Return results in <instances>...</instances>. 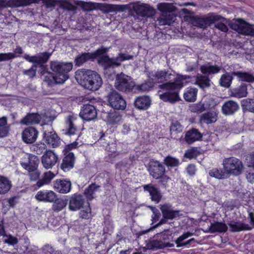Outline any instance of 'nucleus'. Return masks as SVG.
Returning <instances> with one entry per match:
<instances>
[{
    "label": "nucleus",
    "mask_w": 254,
    "mask_h": 254,
    "mask_svg": "<svg viewBox=\"0 0 254 254\" xmlns=\"http://www.w3.org/2000/svg\"><path fill=\"white\" fill-rule=\"evenodd\" d=\"M38 134V131L35 128L28 127L22 131V138L26 143H32L36 140Z\"/></svg>",
    "instance_id": "obj_23"
},
{
    "label": "nucleus",
    "mask_w": 254,
    "mask_h": 254,
    "mask_svg": "<svg viewBox=\"0 0 254 254\" xmlns=\"http://www.w3.org/2000/svg\"><path fill=\"white\" fill-rule=\"evenodd\" d=\"M208 174L211 177L217 179H224L227 177V173L221 169L213 168L209 171Z\"/></svg>",
    "instance_id": "obj_46"
},
{
    "label": "nucleus",
    "mask_w": 254,
    "mask_h": 254,
    "mask_svg": "<svg viewBox=\"0 0 254 254\" xmlns=\"http://www.w3.org/2000/svg\"><path fill=\"white\" fill-rule=\"evenodd\" d=\"M216 19H213V23L216 22L215 27L222 32H226L228 30L227 25L238 33L244 35L254 36V25H251L241 19H238L233 22L230 21L219 15L214 14Z\"/></svg>",
    "instance_id": "obj_2"
},
{
    "label": "nucleus",
    "mask_w": 254,
    "mask_h": 254,
    "mask_svg": "<svg viewBox=\"0 0 254 254\" xmlns=\"http://www.w3.org/2000/svg\"><path fill=\"white\" fill-rule=\"evenodd\" d=\"M52 209L55 211H60L64 209L66 205L67 201L66 200L58 199L57 197L54 201Z\"/></svg>",
    "instance_id": "obj_53"
},
{
    "label": "nucleus",
    "mask_w": 254,
    "mask_h": 254,
    "mask_svg": "<svg viewBox=\"0 0 254 254\" xmlns=\"http://www.w3.org/2000/svg\"><path fill=\"white\" fill-rule=\"evenodd\" d=\"M135 87L137 90L145 92L150 90L152 88L153 84L151 82H146Z\"/></svg>",
    "instance_id": "obj_64"
},
{
    "label": "nucleus",
    "mask_w": 254,
    "mask_h": 254,
    "mask_svg": "<svg viewBox=\"0 0 254 254\" xmlns=\"http://www.w3.org/2000/svg\"><path fill=\"white\" fill-rule=\"evenodd\" d=\"M190 76L186 75L178 74L176 77H174V81L172 82H168L162 84V86L167 89H181L183 86V80L190 79Z\"/></svg>",
    "instance_id": "obj_27"
},
{
    "label": "nucleus",
    "mask_w": 254,
    "mask_h": 254,
    "mask_svg": "<svg viewBox=\"0 0 254 254\" xmlns=\"http://www.w3.org/2000/svg\"><path fill=\"white\" fill-rule=\"evenodd\" d=\"M85 201L83 196L79 194H74L69 198V209L77 211L83 207Z\"/></svg>",
    "instance_id": "obj_22"
},
{
    "label": "nucleus",
    "mask_w": 254,
    "mask_h": 254,
    "mask_svg": "<svg viewBox=\"0 0 254 254\" xmlns=\"http://www.w3.org/2000/svg\"><path fill=\"white\" fill-rule=\"evenodd\" d=\"M55 176V175L50 171L45 173L42 178L37 182L36 186L39 188L45 185L49 184Z\"/></svg>",
    "instance_id": "obj_40"
},
{
    "label": "nucleus",
    "mask_w": 254,
    "mask_h": 254,
    "mask_svg": "<svg viewBox=\"0 0 254 254\" xmlns=\"http://www.w3.org/2000/svg\"><path fill=\"white\" fill-rule=\"evenodd\" d=\"M133 9L136 14L142 17H152L155 13V10L147 4H135Z\"/></svg>",
    "instance_id": "obj_19"
},
{
    "label": "nucleus",
    "mask_w": 254,
    "mask_h": 254,
    "mask_svg": "<svg viewBox=\"0 0 254 254\" xmlns=\"http://www.w3.org/2000/svg\"><path fill=\"white\" fill-rule=\"evenodd\" d=\"M71 183L66 179H57L53 183L54 188L61 193H67L70 191Z\"/></svg>",
    "instance_id": "obj_21"
},
{
    "label": "nucleus",
    "mask_w": 254,
    "mask_h": 254,
    "mask_svg": "<svg viewBox=\"0 0 254 254\" xmlns=\"http://www.w3.org/2000/svg\"><path fill=\"white\" fill-rule=\"evenodd\" d=\"M150 174L155 179L161 178L165 172V167L158 161L152 160L149 163Z\"/></svg>",
    "instance_id": "obj_16"
},
{
    "label": "nucleus",
    "mask_w": 254,
    "mask_h": 254,
    "mask_svg": "<svg viewBox=\"0 0 254 254\" xmlns=\"http://www.w3.org/2000/svg\"><path fill=\"white\" fill-rule=\"evenodd\" d=\"M158 9L161 12L157 18V21L160 25H171L176 19L175 14L170 12L171 5L162 3L158 4Z\"/></svg>",
    "instance_id": "obj_7"
},
{
    "label": "nucleus",
    "mask_w": 254,
    "mask_h": 254,
    "mask_svg": "<svg viewBox=\"0 0 254 254\" xmlns=\"http://www.w3.org/2000/svg\"><path fill=\"white\" fill-rule=\"evenodd\" d=\"M197 89L195 88H188L184 94L185 100L187 102H194L196 99Z\"/></svg>",
    "instance_id": "obj_44"
},
{
    "label": "nucleus",
    "mask_w": 254,
    "mask_h": 254,
    "mask_svg": "<svg viewBox=\"0 0 254 254\" xmlns=\"http://www.w3.org/2000/svg\"><path fill=\"white\" fill-rule=\"evenodd\" d=\"M76 118L73 116H68L65 120L66 129L65 134L69 136L79 137L80 131L77 129L75 125Z\"/></svg>",
    "instance_id": "obj_18"
},
{
    "label": "nucleus",
    "mask_w": 254,
    "mask_h": 254,
    "mask_svg": "<svg viewBox=\"0 0 254 254\" xmlns=\"http://www.w3.org/2000/svg\"><path fill=\"white\" fill-rule=\"evenodd\" d=\"M44 141L53 148L57 147L61 144V139L51 127L45 130L43 133Z\"/></svg>",
    "instance_id": "obj_13"
},
{
    "label": "nucleus",
    "mask_w": 254,
    "mask_h": 254,
    "mask_svg": "<svg viewBox=\"0 0 254 254\" xmlns=\"http://www.w3.org/2000/svg\"><path fill=\"white\" fill-rule=\"evenodd\" d=\"M214 14L208 16H195L193 26L201 28H205L213 23V19H216V16H214Z\"/></svg>",
    "instance_id": "obj_24"
},
{
    "label": "nucleus",
    "mask_w": 254,
    "mask_h": 254,
    "mask_svg": "<svg viewBox=\"0 0 254 254\" xmlns=\"http://www.w3.org/2000/svg\"><path fill=\"white\" fill-rule=\"evenodd\" d=\"M247 88L245 85H242L239 87L233 89L231 92V96L241 98L246 97L247 95Z\"/></svg>",
    "instance_id": "obj_42"
},
{
    "label": "nucleus",
    "mask_w": 254,
    "mask_h": 254,
    "mask_svg": "<svg viewBox=\"0 0 254 254\" xmlns=\"http://www.w3.org/2000/svg\"><path fill=\"white\" fill-rule=\"evenodd\" d=\"M75 143V142L66 145L63 150L64 156L61 164V168L64 172H67L74 167L75 157L74 154L70 152V150L76 147Z\"/></svg>",
    "instance_id": "obj_10"
},
{
    "label": "nucleus",
    "mask_w": 254,
    "mask_h": 254,
    "mask_svg": "<svg viewBox=\"0 0 254 254\" xmlns=\"http://www.w3.org/2000/svg\"><path fill=\"white\" fill-rule=\"evenodd\" d=\"M100 186L92 184L85 189L84 194L88 200H92L95 196V193L97 191Z\"/></svg>",
    "instance_id": "obj_47"
},
{
    "label": "nucleus",
    "mask_w": 254,
    "mask_h": 254,
    "mask_svg": "<svg viewBox=\"0 0 254 254\" xmlns=\"http://www.w3.org/2000/svg\"><path fill=\"white\" fill-rule=\"evenodd\" d=\"M3 241L9 245L14 246L17 244L18 242V239L12 236L11 235H4L3 237Z\"/></svg>",
    "instance_id": "obj_58"
},
{
    "label": "nucleus",
    "mask_w": 254,
    "mask_h": 254,
    "mask_svg": "<svg viewBox=\"0 0 254 254\" xmlns=\"http://www.w3.org/2000/svg\"><path fill=\"white\" fill-rule=\"evenodd\" d=\"M186 71L191 72L195 70L198 67V61L195 59H192L191 61L186 64Z\"/></svg>",
    "instance_id": "obj_61"
},
{
    "label": "nucleus",
    "mask_w": 254,
    "mask_h": 254,
    "mask_svg": "<svg viewBox=\"0 0 254 254\" xmlns=\"http://www.w3.org/2000/svg\"><path fill=\"white\" fill-rule=\"evenodd\" d=\"M61 7L65 10L73 11L76 9V7L68 1L66 0H62L61 3Z\"/></svg>",
    "instance_id": "obj_62"
},
{
    "label": "nucleus",
    "mask_w": 254,
    "mask_h": 254,
    "mask_svg": "<svg viewBox=\"0 0 254 254\" xmlns=\"http://www.w3.org/2000/svg\"><path fill=\"white\" fill-rule=\"evenodd\" d=\"M47 146L45 144L40 143L35 144L33 147V149L37 154L40 155L45 151H46Z\"/></svg>",
    "instance_id": "obj_60"
},
{
    "label": "nucleus",
    "mask_w": 254,
    "mask_h": 254,
    "mask_svg": "<svg viewBox=\"0 0 254 254\" xmlns=\"http://www.w3.org/2000/svg\"><path fill=\"white\" fill-rule=\"evenodd\" d=\"M108 102L113 108L116 110H124L126 107V102L115 90L111 91L108 95Z\"/></svg>",
    "instance_id": "obj_11"
},
{
    "label": "nucleus",
    "mask_w": 254,
    "mask_h": 254,
    "mask_svg": "<svg viewBox=\"0 0 254 254\" xmlns=\"http://www.w3.org/2000/svg\"><path fill=\"white\" fill-rule=\"evenodd\" d=\"M194 77L195 78L194 83L200 88L204 89L210 86L211 82L208 75L198 73Z\"/></svg>",
    "instance_id": "obj_33"
},
{
    "label": "nucleus",
    "mask_w": 254,
    "mask_h": 254,
    "mask_svg": "<svg viewBox=\"0 0 254 254\" xmlns=\"http://www.w3.org/2000/svg\"><path fill=\"white\" fill-rule=\"evenodd\" d=\"M39 163V160L37 156L30 154L28 156V161L27 162H20L21 166L25 170H31L38 168Z\"/></svg>",
    "instance_id": "obj_34"
},
{
    "label": "nucleus",
    "mask_w": 254,
    "mask_h": 254,
    "mask_svg": "<svg viewBox=\"0 0 254 254\" xmlns=\"http://www.w3.org/2000/svg\"><path fill=\"white\" fill-rule=\"evenodd\" d=\"M176 72L173 70H158L148 72L147 75L150 80L154 82L163 83L171 82L176 76Z\"/></svg>",
    "instance_id": "obj_6"
},
{
    "label": "nucleus",
    "mask_w": 254,
    "mask_h": 254,
    "mask_svg": "<svg viewBox=\"0 0 254 254\" xmlns=\"http://www.w3.org/2000/svg\"><path fill=\"white\" fill-rule=\"evenodd\" d=\"M106 120L110 125H115L119 123L122 119V116L119 112L114 111L106 113Z\"/></svg>",
    "instance_id": "obj_38"
},
{
    "label": "nucleus",
    "mask_w": 254,
    "mask_h": 254,
    "mask_svg": "<svg viewBox=\"0 0 254 254\" xmlns=\"http://www.w3.org/2000/svg\"><path fill=\"white\" fill-rule=\"evenodd\" d=\"M190 110L191 112L201 113L205 111L202 100L196 104H194L190 107Z\"/></svg>",
    "instance_id": "obj_57"
},
{
    "label": "nucleus",
    "mask_w": 254,
    "mask_h": 254,
    "mask_svg": "<svg viewBox=\"0 0 254 254\" xmlns=\"http://www.w3.org/2000/svg\"><path fill=\"white\" fill-rule=\"evenodd\" d=\"M75 77L81 85L90 90L96 91L103 84L100 75L95 71L84 68L78 69L75 72Z\"/></svg>",
    "instance_id": "obj_3"
},
{
    "label": "nucleus",
    "mask_w": 254,
    "mask_h": 254,
    "mask_svg": "<svg viewBox=\"0 0 254 254\" xmlns=\"http://www.w3.org/2000/svg\"><path fill=\"white\" fill-rule=\"evenodd\" d=\"M100 136L98 140V142L105 147L108 151L114 152L116 150V144L113 139L103 132L100 133Z\"/></svg>",
    "instance_id": "obj_20"
},
{
    "label": "nucleus",
    "mask_w": 254,
    "mask_h": 254,
    "mask_svg": "<svg viewBox=\"0 0 254 254\" xmlns=\"http://www.w3.org/2000/svg\"><path fill=\"white\" fill-rule=\"evenodd\" d=\"M27 171H28L27 175L28 176L30 181H36L39 179L41 175V172L38 168L28 170Z\"/></svg>",
    "instance_id": "obj_56"
},
{
    "label": "nucleus",
    "mask_w": 254,
    "mask_h": 254,
    "mask_svg": "<svg viewBox=\"0 0 254 254\" xmlns=\"http://www.w3.org/2000/svg\"><path fill=\"white\" fill-rule=\"evenodd\" d=\"M37 2L36 0H0V10L8 7L26 6Z\"/></svg>",
    "instance_id": "obj_15"
},
{
    "label": "nucleus",
    "mask_w": 254,
    "mask_h": 254,
    "mask_svg": "<svg viewBox=\"0 0 254 254\" xmlns=\"http://www.w3.org/2000/svg\"><path fill=\"white\" fill-rule=\"evenodd\" d=\"M233 75L232 73L228 72L222 75L219 81L220 85L225 88L229 87L233 78Z\"/></svg>",
    "instance_id": "obj_45"
},
{
    "label": "nucleus",
    "mask_w": 254,
    "mask_h": 254,
    "mask_svg": "<svg viewBox=\"0 0 254 254\" xmlns=\"http://www.w3.org/2000/svg\"><path fill=\"white\" fill-rule=\"evenodd\" d=\"M80 5L84 11H90L95 9L94 3L92 2L81 1Z\"/></svg>",
    "instance_id": "obj_63"
},
{
    "label": "nucleus",
    "mask_w": 254,
    "mask_h": 254,
    "mask_svg": "<svg viewBox=\"0 0 254 254\" xmlns=\"http://www.w3.org/2000/svg\"><path fill=\"white\" fill-rule=\"evenodd\" d=\"M162 85L159 86L160 88L165 90V92L159 94V97L162 100L172 104L180 100L178 91L180 89H167Z\"/></svg>",
    "instance_id": "obj_12"
},
{
    "label": "nucleus",
    "mask_w": 254,
    "mask_h": 254,
    "mask_svg": "<svg viewBox=\"0 0 254 254\" xmlns=\"http://www.w3.org/2000/svg\"><path fill=\"white\" fill-rule=\"evenodd\" d=\"M7 118L5 117L0 118V137H3L6 135L8 132V128L6 127Z\"/></svg>",
    "instance_id": "obj_54"
},
{
    "label": "nucleus",
    "mask_w": 254,
    "mask_h": 254,
    "mask_svg": "<svg viewBox=\"0 0 254 254\" xmlns=\"http://www.w3.org/2000/svg\"><path fill=\"white\" fill-rule=\"evenodd\" d=\"M41 120V116L37 113L28 114L21 121V123L23 125H29L39 124Z\"/></svg>",
    "instance_id": "obj_36"
},
{
    "label": "nucleus",
    "mask_w": 254,
    "mask_h": 254,
    "mask_svg": "<svg viewBox=\"0 0 254 254\" xmlns=\"http://www.w3.org/2000/svg\"><path fill=\"white\" fill-rule=\"evenodd\" d=\"M57 195L52 190H40L37 192L35 198L40 201L53 202Z\"/></svg>",
    "instance_id": "obj_26"
},
{
    "label": "nucleus",
    "mask_w": 254,
    "mask_h": 254,
    "mask_svg": "<svg viewBox=\"0 0 254 254\" xmlns=\"http://www.w3.org/2000/svg\"><path fill=\"white\" fill-rule=\"evenodd\" d=\"M72 68L70 63H63L58 62L51 63V69L55 72V79L58 84L64 83L68 77V72Z\"/></svg>",
    "instance_id": "obj_4"
},
{
    "label": "nucleus",
    "mask_w": 254,
    "mask_h": 254,
    "mask_svg": "<svg viewBox=\"0 0 254 254\" xmlns=\"http://www.w3.org/2000/svg\"><path fill=\"white\" fill-rule=\"evenodd\" d=\"M193 235V234L190 232H187L184 233L182 235L180 236L179 238H178L175 240V243L177 244V247L180 248L182 247V244H183V241L189 238Z\"/></svg>",
    "instance_id": "obj_59"
},
{
    "label": "nucleus",
    "mask_w": 254,
    "mask_h": 254,
    "mask_svg": "<svg viewBox=\"0 0 254 254\" xmlns=\"http://www.w3.org/2000/svg\"><path fill=\"white\" fill-rule=\"evenodd\" d=\"M202 137V134L197 129L192 128L188 131L185 135V141L188 144H191L197 140H199Z\"/></svg>",
    "instance_id": "obj_35"
},
{
    "label": "nucleus",
    "mask_w": 254,
    "mask_h": 254,
    "mask_svg": "<svg viewBox=\"0 0 254 254\" xmlns=\"http://www.w3.org/2000/svg\"><path fill=\"white\" fill-rule=\"evenodd\" d=\"M205 110H213L218 105V102L212 98H206L202 100Z\"/></svg>",
    "instance_id": "obj_51"
},
{
    "label": "nucleus",
    "mask_w": 254,
    "mask_h": 254,
    "mask_svg": "<svg viewBox=\"0 0 254 254\" xmlns=\"http://www.w3.org/2000/svg\"><path fill=\"white\" fill-rule=\"evenodd\" d=\"M223 165L227 176L229 174L238 176L242 173L243 169L242 161L233 157L225 158L223 161Z\"/></svg>",
    "instance_id": "obj_8"
},
{
    "label": "nucleus",
    "mask_w": 254,
    "mask_h": 254,
    "mask_svg": "<svg viewBox=\"0 0 254 254\" xmlns=\"http://www.w3.org/2000/svg\"><path fill=\"white\" fill-rule=\"evenodd\" d=\"M163 163L168 167H178L180 164V160L175 157L168 155L164 159Z\"/></svg>",
    "instance_id": "obj_52"
},
{
    "label": "nucleus",
    "mask_w": 254,
    "mask_h": 254,
    "mask_svg": "<svg viewBox=\"0 0 254 254\" xmlns=\"http://www.w3.org/2000/svg\"><path fill=\"white\" fill-rule=\"evenodd\" d=\"M172 233L169 230H165L163 232L155 235L150 242L151 249H162L165 248H172L174 244L168 241L171 237Z\"/></svg>",
    "instance_id": "obj_5"
},
{
    "label": "nucleus",
    "mask_w": 254,
    "mask_h": 254,
    "mask_svg": "<svg viewBox=\"0 0 254 254\" xmlns=\"http://www.w3.org/2000/svg\"><path fill=\"white\" fill-rule=\"evenodd\" d=\"M239 108V104L235 101L229 100L225 102L222 107V111L226 115L234 114Z\"/></svg>",
    "instance_id": "obj_32"
},
{
    "label": "nucleus",
    "mask_w": 254,
    "mask_h": 254,
    "mask_svg": "<svg viewBox=\"0 0 254 254\" xmlns=\"http://www.w3.org/2000/svg\"><path fill=\"white\" fill-rule=\"evenodd\" d=\"M218 114V110L214 108L213 110L202 114L200 117V121L202 123L206 124L214 123L217 120Z\"/></svg>",
    "instance_id": "obj_30"
},
{
    "label": "nucleus",
    "mask_w": 254,
    "mask_h": 254,
    "mask_svg": "<svg viewBox=\"0 0 254 254\" xmlns=\"http://www.w3.org/2000/svg\"><path fill=\"white\" fill-rule=\"evenodd\" d=\"M242 109L244 112L248 111L254 113V99H246L241 102Z\"/></svg>",
    "instance_id": "obj_49"
},
{
    "label": "nucleus",
    "mask_w": 254,
    "mask_h": 254,
    "mask_svg": "<svg viewBox=\"0 0 254 254\" xmlns=\"http://www.w3.org/2000/svg\"><path fill=\"white\" fill-rule=\"evenodd\" d=\"M233 232H239L243 230H251L252 228L248 224H246L241 222H232L229 224Z\"/></svg>",
    "instance_id": "obj_43"
},
{
    "label": "nucleus",
    "mask_w": 254,
    "mask_h": 254,
    "mask_svg": "<svg viewBox=\"0 0 254 254\" xmlns=\"http://www.w3.org/2000/svg\"><path fill=\"white\" fill-rule=\"evenodd\" d=\"M222 69V67L221 66L213 64L211 62L206 63L200 67V70L201 73L207 75L218 73Z\"/></svg>",
    "instance_id": "obj_28"
},
{
    "label": "nucleus",
    "mask_w": 254,
    "mask_h": 254,
    "mask_svg": "<svg viewBox=\"0 0 254 254\" xmlns=\"http://www.w3.org/2000/svg\"><path fill=\"white\" fill-rule=\"evenodd\" d=\"M108 50L107 48L101 47L94 53H84L76 57L75 60V64L80 66L89 60L92 61L98 57L99 63L105 69H107L110 67L119 66L121 65V62L132 58V56L125 54H119L116 58H110L108 56L104 55Z\"/></svg>",
    "instance_id": "obj_1"
},
{
    "label": "nucleus",
    "mask_w": 254,
    "mask_h": 254,
    "mask_svg": "<svg viewBox=\"0 0 254 254\" xmlns=\"http://www.w3.org/2000/svg\"><path fill=\"white\" fill-rule=\"evenodd\" d=\"M145 191L149 192L152 201L158 203L161 199L162 195L159 188L151 184L143 186Z\"/></svg>",
    "instance_id": "obj_29"
},
{
    "label": "nucleus",
    "mask_w": 254,
    "mask_h": 254,
    "mask_svg": "<svg viewBox=\"0 0 254 254\" xmlns=\"http://www.w3.org/2000/svg\"><path fill=\"white\" fill-rule=\"evenodd\" d=\"M160 206L163 217L164 218L172 220L179 216L180 211L174 210L170 204L166 203Z\"/></svg>",
    "instance_id": "obj_25"
},
{
    "label": "nucleus",
    "mask_w": 254,
    "mask_h": 254,
    "mask_svg": "<svg viewBox=\"0 0 254 254\" xmlns=\"http://www.w3.org/2000/svg\"><path fill=\"white\" fill-rule=\"evenodd\" d=\"M59 160L58 155L51 150H46L41 157L43 166L46 169L52 168Z\"/></svg>",
    "instance_id": "obj_14"
},
{
    "label": "nucleus",
    "mask_w": 254,
    "mask_h": 254,
    "mask_svg": "<svg viewBox=\"0 0 254 254\" xmlns=\"http://www.w3.org/2000/svg\"><path fill=\"white\" fill-rule=\"evenodd\" d=\"M80 117L84 120L89 121L97 117V111L95 107L90 104L84 105L79 113Z\"/></svg>",
    "instance_id": "obj_17"
},
{
    "label": "nucleus",
    "mask_w": 254,
    "mask_h": 254,
    "mask_svg": "<svg viewBox=\"0 0 254 254\" xmlns=\"http://www.w3.org/2000/svg\"><path fill=\"white\" fill-rule=\"evenodd\" d=\"M150 99L147 96H141L138 97L134 101L135 106L140 109H146L150 105Z\"/></svg>",
    "instance_id": "obj_39"
},
{
    "label": "nucleus",
    "mask_w": 254,
    "mask_h": 254,
    "mask_svg": "<svg viewBox=\"0 0 254 254\" xmlns=\"http://www.w3.org/2000/svg\"><path fill=\"white\" fill-rule=\"evenodd\" d=\"M182 128H183L182 125L178 121H172L170 126V131L171 135L173 136V135H175L178 132H182Z\"/></svg>",
    "instance_id": "obj_55"
},
{
    "label": "nucleus",
    "mask_w": 254,
    "mask_h": 254,
    "mask_svg": "<svg viewBox=\"0 0 254 254\" xmlns=\"http://www.w3.org/2000/svg\"><path fill=\"white\" fill-rule=\"evenodd\" d=\"M232 74L238 76L242 81L254 82V75L248 72H233Z\"/></svg>",
    "instance_id": "obj_50"
},
{
    "label": "nucleus",
    "mask_w": 254,
    "mask_h": 254,
    "mask_svg": "<svg viewBox=\"0 0 254 254\" xmlns=\"http://www.w3.org/2000/svg\"><path fill=\"white\" fill-rule=\"evenodd\" d=\"M115 86L116 89L122 92H130L135 86L131 78L121 73L116 75Z\"/></svg>",
    "instance_id": "obj_9"
},
{
    "label": "nucleus",
    "mask_w": 254,
    "mask_h": 254,
    "mask_svg": "<svg viewBox=\"0 0 254 254\" xmlns=\"http://www.w3.org/2000/svg\"><path fill=\"white\" fill-rule=\"evenodd\" d=\"M228 227L226 224L219 222H215L211 223L209 227V232L211 233H225Z\"/></svg>",
    "instance_id": "obj_41"
},
{
    "label": "nucleus",
    "mask_w": 254,
    "mask_h": 254,
    "mask_svg": "<svg viewBox=\"0 0 254 254\" xmlns=\"http://www.w3.org/2000/svg\"><path fill=\"white\" fill-rule=\"evenodd\" d=\"M50 54L48 53H40L34 56H30L25 54L23 58L30 63H34L38 64H43L47 62Z\"/></svg>",
    "instance_id": "obj_31"
},
{
    "label": "nucleus",
    "mask_w": 254,
    "mask_h": 254,
    "mask_svg": "<svg viewBox=\"0 0 254 254\" xmlns=\"http://www.w3.org/2000/svg\"><path fill=\"white\" fill-rule=\"evenodd\" d=\"M106 8L108 12H123L130 8L128 4H108Z\"/></svg>",
    "instance_id": "obj_48"
},
{
    "label": "nucleus",
    "mask_w": 254,
    "mask_h": 254,
    "mask_svg": "<svg viewBox=\"0 0 254 254\" xmlns=\"http://www.w3.org/2000/svg\"><path fill=\"white\" fill-rule=\"evenodd\" d=\"M12 187L11 181L7 177L0 175V194L7 193Z\"/></svg>",
    "instance_id": "obj_37"
}]
</instances>
